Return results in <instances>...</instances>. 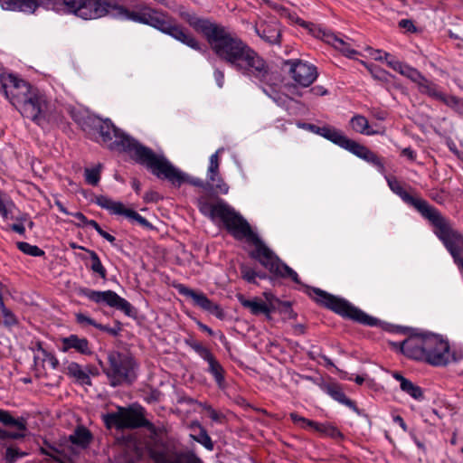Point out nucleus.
<instances>
[{
  "label": "nucleus",
  "mask_w": 463,
  "mask_h": 463,
  "mask_svg": "<svg viewBox=\"0 0 463 463\" xmlns=\"http://www.w3.org/2000/svg\"><path fill=\"white\" fill-rule=\"evenodd\" d=\"M181 16L208 42L213 52L237 71L260 80L268 78L264 60L228 28L182 12Z\"/></svg>",
  "instance_id": "1"
},
{
  "label": "nucleus",
  "mask_w": 463,
  "mask_h": 463,
  "mask_svg": "<svg viewBox=\"0 0 463 463\" xmlns=\"http://www.w3.org/2000/svg\"><path fill=\"white\" fill-rule=\"evenodd\" d=\"M4 10L21 11L32 14L37 7L43 6L58 13L71 14L89 20L102 17L108 13L121 19L147 24V6L142 5L136 10H128L116 5L109 10L105 0H0Z\"/></svg>",
  "instance_id": "2"
},
{
  "label": "nucleus",
  "mask_w": 463,
  "mask_h": 463,
  "mask_svg": "<svg viewBox=\"0 0 463 463\" xmlns=\"http://www.w3.org/2000/svg\"><path fill=\"white\" fill-rule=\"evenodd\" d=\"M100 142L110 150L125 151L138 163L146 165L153 175L167 179L174 184L190 183L195 186H203L198 178H191L175 167L165 156L154 153L150 148L141 146L129 136L117 128L110 120L99 121L97 124Z\"/></svg>",
  "instance_id": "3"
},
{
  "label": "nucleus",
  "mask_w": 463,
  "mask_h": 463,
  "mask_svg": "<svg viewBox=\"0 0 463 463\" xmlns=\"http://www.w3.org/2000/svg\"><path fill=\"white\" fill-rule=\"evenodd\" d=\"M199 209L203 214L208 216L213 221L215 219L222 220L227 230L235 238L246 239L249 242H251L255 247V250L251 252V257L259 260L271 273L283 278H289L296 283L299 282L297 272L285 263H282L259 237L252 232L249 223L224 202L219 201L216 203L199 202Z\"/></svg>",
  "instance_id": "4"
},
{
  "label": "nucleus",
  "mask_w": 463,
  "mask_h": 463,
  "mask_svg": "<svg viewBox=\"0 0 463 463\" xmlns=\"http://www.w3.org/2000/svg\"><path fill=\"white\" fill-rule=\"evenodd\" d=\"M0 85L5 98L23 117L39 125L50 119L52 106L41 90L11 73L0 75Z\"/></svg>",
  "instance_id": "5"
},
{
  "label": "nucleus",
  "mask_w": 463,
  "mask_h": 463,
  "mask_svg": "<svg viewBox=\"0 0 463 463\" xmlns=\"http://www.w3.org/2000/svg\"><path fill=\"white\" fill-rule=\"evenodd\" d=\"M390 189L402 199L406 203L415 207L434 226V233L443 242L452 255L458 268L463 271V237L453 229L450 222L445 219L439 211L431 207L425 200L411 196L402 185L395 179L387 177Z\"/></svg>",
  "instance_id": "6"
},
{
  "label": "nucleus",
  "mask_w": 463,
  "mask_h": 463,
  "mask_svg": "<svg viewBox=\"0 0 463 463\" xmlns=\"http://www.w3.org/2000/svg\"><path fill=\"white\" fill-rule=\"evenodd\" d=\"M145 411L140 406L118 407L115 411L102 415V420L108 429L117 430L136 429L146 427L155 439L163 440L165 433L164 427H156L145 418Z\"/></svg>",
  "instance_id": "7"
},
{
  "label": "nucleus",
  "mask_w": 463,
  "mask_h": 463,
  "mask_svg": "<svg viewBox=\"0 0 463 463\" xmlns=\"http://www.w3.org/2000/svg\"><path fill=\"white\" fill-rule=\"evenodd\" d=\"M313 298L334 312L367 326H374L377 320L354 307L343 298H336L319 288L313 289Z\"/></svg>",
  "instance_id": "8"
},
{
  "label": "nucleus",
  "mask_w": 463,
  "mask_h": 463,
  "mask_svg": "<svg viewBox=\"0 0 463 463\" xmlns=\"http://www.w3.org/2000/svg\"><path fill=\"white\" fill-rule=\"evenodd\" d=\"M109 366L104 370L112 386L130 383L134 379V360L131 356L118 352L108 354Z\"/></svg>",
  "instance_id": "9"
},
{
  "label": "nucleus",
  "mask_w": 463,
  "mask_h": 463,
  "mask_svg": "<svg viewBox=\"0 0 463 463\" xmlns=\"http://www.w3.org/2000/svg\"><path fill=\"white\" fill-rule=\"evenodd\" d=\"M425 340L433 342L431 346L425 347V361L435 366L446 365L454 357L450 352L449 342L441 335L435 334H425Z\"/></svg>",
  "instance_id": "10"
},
{
  "label": "nucleus",
  "mask_w": 463,
  "mask_h": 463,
  "mask_svg": "<svg viewBox=\"0 0 463 463\" xmlns=\"http://www.w3.org/2000/svg\"><path fill=\"white\" fill-rule=\"evenodd\" d=\"M79 294L85 296L90 300L97 304H106L110 307L121 310L127 315H129L131 311V305L129 302L112 290L97 291L86 288H79Z\"/></svg>",
  "instance_id": "11"
},
{
  "label": "nucleus",
  "mask_w": 463,
  "mask_h": 463,
  "mask_svg": "<svg viewBox=\"0 0 463 463\" xmlns=\"http://www.w3.org/2000/svg\"><path fill=\"white\" fill-rule=\"evenodd\" d=\"M95 203L103 209L109 211L111 214L122 215L127 219L137 222L142 227L152 229L153 225L136 211L127 208L124 203L114 201L104 195H99L95 198Z\"/></svg>",
  "instance_id": "12"
},
{
  "label": "nucleus",
  "mask_w": 463,
  "mask_h": 463,
  "mask_svg": "<svg viewBox=\"0 0 463 463\" xmlns=\"http://www.w3.org/2000/svg\"><path fill=\"white\" fill-rule=\"evenodd\" d=\"M315 35L349 58L354 57L357 53L355 51L357 45L354 41L345 35L335 34L323 28H319Z\"/></svg>",
  "instance_id": "13"
},
{
  "label": "nucleus",
  "mask_w": 463,
  "mask_h": 463,
  "mask_svg": "<svg viewBox=\"0 0 463 463\" xmlns=\"http://www.w3.org/2000/svg\"><path fill=\"white\" fill-rule=\"evenodd\" d=\"M176 288L182 296L192 299L194 305L211 313L220 319L224 317V313L221 307L209 299L204 293L191 289L184 285H179Z\"/></svg>",
  "instance_id": "14"
},
{
  "label": "nucleus",
  "mask_w": 463,
  "mask_h": 463,
  "mask_svg": "<svg viewBox=\"0 0 463 463\" xmlns=\"http://www.w3.org/2000/svg\"><path fill=\"white\" fill-rule=\"evenodd\" d=\"M433 342L425 340V334L414 335L406 340L399 343L401 351L415 360H424L426 358L425 347L431 346Z\"/></svg>",
  "instance_id": "15"
},
{
  "label": "nucleus",
  "mask_w": 463,
  "mask_h": 463,
  "mask_svg": "<svg viewBox=\"0 0 463 463\" xmlns=\"http://www.w3.org/2000/svg\"><path fill=\"white\" fill-rule=\"evenodd\" d=\"M290 74L294 81L302 86L307 87L314 82L317 77V68L302 61H289Z\"/></svg>",
  "instance_id": "16"
},
{
  "label": "nucleus",
  "mask_w": 463,
  "mask_h": 463,
  "mask_svg": "<svg viewBox=\"0 0 463 463\" xmlns=\"http://www.w3.org/2000/svg\"><path fill=\"white\" fill-rule=\"evenodd\" d=\"M151 457L156 463H203L194 453H177L168 449L151 450Z\"/></svg>",
  "instance_id": "17"
},
{
  "label": "nucleus",
  "mask_w": 463,
  "mask_h": 463,
  "mask_svg": "<svg viewBox=\"0 0 463 463\" xmlns=\"http://www.w3.org/2000/svg\"><path fill=\"white\" fill-rule=\"evenodd\" d=\"M222 151V148H219L210 156L207 178L212 185L214 186L221 194H226L229 192V186L223 182L219 175V155Z\"/></svg>",
  "instance_id": "18"
},
{
  "label": "nucleus",
  "mask_w": 463,
  "mask_h": 463,
  "mask_svg": "<svg viewBox=\"0 0 463 463\" xmlns=\"http://www.w3.org/2000/svg\"><path fill=\"white\" fill-rule=\"evenodd\" d=\"M61 346L60 350L67 353L69 350L73 349L80 354H91V349L89 341L85 337H80L77 335H71L67 337L61 339Z\"/></svg>",
  "instance_id": "19"
},
{
  "label": "nucleus",
  "mask_w": 463,
  "mask_h": 463,
  "mask_svg": "<svg viewBox=\"0 0 463 463\" xmlns=\"http://www.w3.org/2000/svg\"><path fill=\"white\" fill-rule=\"evenodd\" d=\"M237 299L243 307L249 309L254 316L265 315L269 317L270 313L275 308V307H270L269 303L263 302V300L259 298L248 299L243 295L239 294L237 295Z\"/></svg>",
  "instance_id": "20"
},
{
  "label": "nucleus",
  "mask_w": 463,
  "mask_h": 463,
  "mask_svg": "<svg viewBox=\"0 0 463 463\" xmlns=\"http://www.w3.org/2000/svg\"><path fill=\"white\" fill-rule=\"evenodd\" d=\"M0 422L16 429L14 431L8 430L7 439H16L24 437L26 422L23 418L15 419L7 411L0 410Z\"/></svg>",
  "instance_id": "21"
},
{
  "label": "nucleus",
  "mask_w": 463,
  "mask_h": 463,
  "mask_svg": "<svg viewBox=\"0 0 463 463\" xmlns=\"http://www.w3.org/2000/svg\"><path fill=\"white\" fill-rule=\"evenodd\" d=\"M256 33L264 41L269 43H279L280 37V30L276 22H270L269 24L260 23L255 27Z\"/></svg>",
  "instance_id": "22"
},
{
  "label": "nucleus",
  "mask_w": 463,
  "mask_h": 463,
  "mask_svg": "<svg viewBox=\"0 0 463 463\" xmlns=\"http://www.w3.org/2000/svg\"><path fill=\"white\" fill-rule=\"evenodd\" d=\"M65 373L81 385H91L90 373L96 374L97 370H91L89 367L83 369L78 363L71 362L68 364Z\"/></svg>",
  "instance_id": "23"
},
{
  "label": "nucleus",
  "mask_w": 463,
  "mask_h": 463,
  "mask_svg": "<svg viewBox=\"0 0 463 463\" xmlns=\"http://www.w3.org/2000/svg\"><path fill=\"white\" fill-rule=\"evenodd\" d=\"M387 65L402 76L407 77L417 85L424 78V76L418 70L396 59L387 61Z\"/></svg>",
  "instance_id": "24"
},
{
  "label": "nucleus",
  "mask_w": 463,
  "mask_h": 463,
  "mask_svg": "<svg viewBox=\"0 0 463 463\" xmlns=\"http://www.w3.org/2000/svg\"><path fill=\"white\" fill-rule=\"evenodd\" d=\"M350 125L355 132L366 136L383 135L385 132L383 128H373L371 127L367 118L362 115L354 116L350 120Z\"/></svg>",
  "instance_id": "25"
},
{
  "label": "nucleus",
  "mask_w": 463,
  "mask_h": 463,
  "mask_svg": "<svg viewBox=\"0 0 463 463\" xmlns=\"http://www.w3.org/2000/svg\"><path fill=\"white\" fill-rule=\"evenodd\" d=\"M317 134L343 148L347 137L343 132L330 126H324L317 129Z\"/></svg>",
  "instance_id": "26"
},
{
  "label": "nucleus",
  "mask_w": 463,
  "mask_h": 463,
  "mask_svg": "<svg viewBox=\"0 0 463 463\" xmlns=\"http://www.w3.org/2000/svg\"><path fill=\"white\" fill-rule=\"evenodd\" d=\"M92 439L91 433L84 427H79L73 434L70 436V439L73 444L80 448H86Z\"/></svg>",
  "instance_id": "27"
},
{
  "label": "nucleus",
  "mask_w": 463,
  "mask_h": 463,
  "mask_svg": "<svg viewBox=\"0 0 463 463\" xmlns=\"http://www.w3.org/2000/svg\"><path fill=\"white\" fill-rule=\"evenodd\" d=\"M418 89L420 93L426 94L438 100L442 94V92L439 90V87L434 82L427 80L425 77L418 84Z\"/></svg>",
  "instance_id": "28"
},
{
  "label": "nucleus",
  "mask_w": 463,
  "mask_h": 463,
  "mask_svg": "<svg viewBox=\"0 0 463 463\" xmlns=\"http://www.w3.org/2000/svg\"><path fill=\"white\" fill-rule=\"evenodd\" d=\"M325 392L340 403L349 406L352 404V402L346 398L340 385L336 383H329L325 386Z\"/></svg>",
  "instance_id": "29"
},
{
  "label": "nucleus",
  "mask_w": 463,
  "mask_h": 463,
  "mask_svg": "<svg viewBox=\"0 0 463 463\" xmlns=\"http://www.w3.org/2000/svg\"><path fill=\"white\" fill-rule=\"evenodd\" d=\"M208 371L213 376L217 385L221 389L225 388L224 370L217 360L212 361L209 364Z\"/></svg>",
  "instance_id": "30"
},
{
  "label": "nucleus",
  "mask_w": 463,
  "mask_h": 463,
  "mask_svg": "<svg viewBox=\"0 0 463 463\" xmlns=\"http://www.w3.org/2000/svg\"><path fill=\"white\" fill-rule=\"evenodd\" d=\"M14 203L4 194L0 193V215L4 220L14 218Z\"/></svg>",
  "instance_id": "31"
},
{
  "label": "nucleus",
  "mask_w": 463,
  "mask_h": 463,
  "mask_svg": "<svg viewBox=\"0 0 463 463\" xmlns=\"http://www.w3.org/2000/svg\"><path fill=\"white\" fill-rule=\"evenodd\" d=\"M90 257V269L93 273H97L101 279H105L107 277V270L102 265L99 257L93 250H88Z\"/></svg>",
  "instance_id": "32"
},
{
  "label": "nucleus",
  "mask_w": 463,
  "mask_h": 463,
  "mask_svg": "<svg viewBox=\"0 0 463 463\" xmlns=\"http://www.w3.org/2000/svg\"><path fill=\"white\" fill-rule=\"evenodd\" d=\"M313 430H315L317 432H321L326 436H329L331 438H335V439H340L343 437L340 430L336 427H335L329 423L315 422V426H314Z\"/></svg>",
  "instance_id": "33"
},
{
  "label": "nucleus",
  "mask_w": 463,
  "mask_h": 463,
  "mask_svg": "<svg viewBox=\"0 0 463 463\" xmlns=\"http://www.w3.org/2000/svg\"><path fill=\"white\" fill-rule=\"evenodd\" d=\"M401 390L415 400L420 401L423 398V392L421 388L414 384L410 380H408L407 382H403V384H401Z\"/></svg>",
  "instance_id": "34"
},
{
  "label": "nucleus",
  "mask_w": 463,
  "mask_h": 463,
  "mask_svg": "<svg viewBox=\"0 0 463 463\" xmlns=\"http://www.w3.org/2000/svg\"><path fill=\"white\" fill-rule=\"evenodd\" d=\"M101 169L102 165L100 164H99L97 166L93 168H86L84 170V176L86 182L91 185H97L100 179Z\"/></svg>",
  "instance_id": "35"
},
{
  "label": "nucleus",
  "mask_w": 463,
  "mask_h": 463,
  "mask_svg": "<svg viewBox=\"0 0 463 463\" xmlns=\"http://www.w3.org/2000/svg\"><path fill=\"white\" fill-rule=\"evenodd\" d=\"M439 100L442 101L454 110L459 113H463V100L461 99H458L455 96H448L442 93Z\"/></svg>",
  "instance_id": "36"
},
{
  "label": "nucleus",
  "mask_w": 463,
  "mask_h": 463,
  "mask_svg": "<svg viewBox=\"0 0 463 463\" xmlns=\"http://www.w3.org/2000/svg\"><path fill=\"white\" fill-rule=\"evenodd\" d=\"M200 432L197 436L191 435V437L203 445L206 449L212 451L213 449V442L212 441V439L208 435L207 431L201 426H199Z\"/></svg>",
  "instance_id": "37"
},
{
  "label": "nucleus",
  "mask_w": 463,
  "mask_h": 463,
  "mask_svg": "<svg viewBox=\"0 0 463 463\" xmlns=\"http://www.w3.org/2000/svg\"><path fill=\"white\" fill-rule=\"evenodd\" d=\"M17 247L22 252L30 256L37 257L44 255V251L41 250L38 246L32 245L28 242H17Z\"/></svg>",
  "instance_id": "38"
},
{
  "label": "nucleus",
  "mask_w": 463,
  "mask_h": 463,
  "mask_svg": "<svg viewBox=\"0 0 463 463\" xmlns=\"http://www.w3.org/2000/svg\"><path fill=\"white\" fill-rule=\"evenodd\" d=\"M343 148L360 158L367 147L357 143L354 140L347 138Z\"/></svg>",
  "instance_id": "39"
},
{
  "label": "nucleus",
  "mask_w": 463,
  "mask_h": 463,
  "mask_svg": "<svg viewBox=\"0 0 463 463\" xmlns=\"http://www.w3.org/2000/svg\"><path fill=\"white\" fill-rule=\"evenodd\" d=\"M360 158L377 166L380 172H383V164L381 162L380 158L370 149L366 148Z\"/></svg>",
  "instance_id": "40"
},
{
  "label": "nucleus",
  "mask_w": 463,
  "mask_h": 463,
  "mask_svg": "<svg viewBox=\"0 0 463 463\" xmlns=\"http://www.w3.org/2000/svg\"><path fill=\"white\" fill-rule=\"evenodd\" d=\"M289 417L295 424L298 425L299 427H301L303 429H307V428L314 429L316 421L307 420L296 412H291L289 414Z\"/></svg>",
  "instance_id": "41"
},
{
  "label": "nucleus",
  "mask_w": 463,
  "mask_h": 463,
  "mask_svg": "<svg viewBox=\"0 0 463 463\" xmlns=\"http://www.w3.org/2000/svg\"><path fill=\"white\" fill-rule=\"evenodd\" d=\"M24 455L25 453L17 448L9 447L6 449L5 452L6 463H14L18 458H23Z\"/></svg>",
  "instance_id": "42"
},
{
  "label": "nucleus",
  "mask_w": 463,
  "mask_h": 463,
  "mask_svg": "<svg viewBox=\"0 0 463 463\" xmlns=\"http://www.w3.org/2000/svg\"><path fill=\"white\" fill-rule=\"evenodd\" d=\"M368 71L371 72L372 76L379 80L386 81L388 79V73L386 71L373 65V64H365Z\"/></svg>",
  "instance_id": "43"
},
{
  "label": "nucleus",
  "mask_w": 463,
  "mask_h": 463,
  "mask_svg": "<svg viewBox=\"0 0 463 463\" xmlns=\"http://www.w3.org/2000/svg\"><path fill=\"white\" fill-rule=\"evenodd\" d=\"M241 273L242 278L246 281H248L250 283H256L255 279L257 278L258 272H256L251 268H250L246 265H241Z\"/></svg>",
  "instance_id": "44"
},
{
  "label": "nucleus",
  "mask_w": 463,
  "mask_h": 463,
  "mask_svg": "<svg viewBox=\"0 0 463 463\" xmlns=\"http://www.w3.org/2000/svg\"><path fill=\"white\" fill-rule=\"evenodd\" d=\"M369 54L373 59H374L375 61H385L387 62V61L394 59L393 57L391 56L390 53L383 52L382 50H378V49L374 50V49L369 48Z\"/></svg>",
  "instance_id": "45"
},
{
  "label": "nucleus",
  "mask_w": 463,
  "mask_h": 463,
  "mask_svg": "<svg viewBox=\"0 0 463 463\" xmlns=\"http://www.w3.org/2000/svg\"><path fill=\"white\" fill-rule=\"evenodd\" d=\"M76 320L80 325H90L97 328H99L102 330H107V328L105 326H102L101 325L97 324L93 319H91L90 317H89L88 316H86L82 313H79L76 315Z\"/></svg>",
  "instance_id": "46"
},
{
  "label": "nucleus",
  "mask_w": 463,
  "mask_h": 463,
  "mask_svg": "<svg viewBox=\"0 0 463 463\" xmlns=\"http://www.w3.org/2000/svg\"><path fill=\"white\" fill-rule=\"evenodd\" d=\"M202 407L207 412V415L211 418L213 421L222 422L223 420V415L217 411H215L211 405L202 404Z\"/></svg>",
  "instance_id": "47"
},
{
  "label": "nucleus",
  "mask_w": 463,
  "mask_h": 463,
  "mask_svg": "<svg viewBox=\"0 0 463 463\" xmlns=\"http://www.w3.org/2000/svg\"><path fill=\"white\" fill-rule=\"evenodd\" d=\"M43 362L50 365L52 369H57L59 361L52 354L46 353L43 358Z\"/></svg>",
  "instance_id": "48"
},
{
  "label": "nucleus",
  "mask_w": 463,
  "mask_h": 463,
  "mask_svg": "<svg viewBox=\"0 0 463 463\" xmlns=\"http://www.w3.org/2000/svg\"><path fill=\"white\" fill-rule=\"evenodd\" d=\"M203 360H205L208 364L212 363V361L216 360L211 351L205 346L199 352L198 354Z\"/></svg>",
  "instance_id": "49"
},
{
  "label": "nucleus",
  "mask_w": 463,
  "mask_h": 463,
  "mask_svg": "<svg viewBox=\"0 0 463 463\" xmlns=\"http://www.w3.org/2000/svg\"><path fill=\"white\" fill-rule=\"evenodd\" d=\"M71 215H73L79 222V225H86L87 222H88V219L85 217V215L83 213H81L80 212H76L74 213H71Z\"/></svg>",
  "instance_id": "50"
},
{
  "label": "nucleus",
  "mask_w": 463,
  "mask_h": 463,
  "mask_svg": "<svg viewBox=\"0 0 463 463\" xmlns=\"http://www.w3.org/2000/svg\"><path fill=\"white\" fill-rule=\"evenodd\" d=\"M11 230L21 234V235H24V232H25V228L24 226L23 223H14L11 225Z\"/></svg>",
  "instance_id": "51"
},
{
  "label": "nucleus",
  "mask_w": 463,
  "mask_h": 463,
  "mask_svg": "<svg viewBox=\"0 0 463 463\" xmlns=\"http://www.w3.org/2000/svg\"><path fill=\"white\" fill-rule=\"evenodd\" d=\"M98 233L102 237L104 238L105 240H107L108 241H109L110 243H114L116 239L113 235L109 234V232H105L104 230L100 229Z\"/></svg>",
  "instance_id": "52"
},
{
  "label": "nucleus",
  "mask_w": 463,
  "mask_h": 463,
  "mask_svg": "<svg viewBox=\"0 0 463 463\" xmlns=\"http://www.w3.org/2000/svg\"><path fill=\"white\" fill-rule=\"evenodd\" d=\"M400 26L406 29L407 31H413L415 29L412 22L405 19L400 22Z\"/></svg>",
  "instance_id": "53"
},
{
  "label": "nucleus",
  "mask_w": 463,
  "mask_h": 463,
  "mask_svg": "<svg viewBox=\"0 0 463 463\" xmlns=\"http://www.w3.org/2000/svg\"><path fill=\"white\" fill-rule=\"evenodd\" d=\"M214 78H215V80L217 82V85L222 88V85H223V80H224V75L222 71H214Z\"/></svg>",
  "instance_id": "54"
},
{
  "label": "nucleus",
  "mask_w": 463,
  "mask_h": 463,
  "mask_svg": "<svg viewBox=\"0 0 463 463\" xmlns=\"http://www.w3.org/2000/svg\"><path fill=\"white\" fill-rule=\"evenodd\" d=\"M263 297L265 298L263 302L269 303L270 307H274L273 301L275 300V297L271 292H264Z\"/></svg>",
  "instance_id": "55"
},
{
  "label": "nucleus",
  "mask_w": 463,
  "mask_h": 463,
  "mask_svg": "<svg viewBox=\"0 0 463 463\" xmlns=\"http://www.w3.org/2000/svg\"><path fill=\"white\" fill-rule=\"evenodd\" d=\"M157 199H158V195L155 192L146 193L144 196V200L146 202H155V201H157Z\"/></svg>",
  "instance_id": "56"
},
{
  "label": "nucleus",
  "mask_w": 463,
  "mask_h": 463,
  "mask_svg": "<svg viewBox=\"0 0 463 463\" xmlns=\"http://www.w3.org/2000/svg\"><path fill=\"white\" fill-rule=\"evenodd\" d=\"M196 324H197L198 327H199L202 331H203V332L207 333L209 335H213V330H212L208 326H206V325L203 324V323H202V322H200V321H196Z\"/></svg>",
  "instance_id": "57"
},
{
  "label": "nucleus",
  "mask_w": 463,
  "mask_h": 463,
  "mask_svg": "<svg viewBox=\"0 0 463 463\" xmlns=\"http://www.w3.org/2000/svg\"><path fill=\"white\" fill-rule=\"evenodd\" d=\"M402 155L410 158L411 160H413L415 158V153L411 148H404L402 150Z\"/></svg>",
  "instance_id": "58"
},
{
  "label": "nucleus",
  "mask_w": 463,
  "mask_h": 463,
  "mask_svg": "<svg viewBox=\"0 0 463 463\" xmlns=\"http://www.w3.org/2000/svg\"><path fill=\"white\" fill-rule=\"evenodd\" d=\"M393 421L398 423L402 428L403 430H407V426H406L403 419L401 416L397 415V416L393 417Z\"/></svg>",
  "instance_id": "59"
},
{
  "label": "nucleus",
  "mask_w": 463,
  "mask_h": 463,
  "mask_svg": "<svg viewBox=\"0 0 463 463\" xmlns=\"http://www.w3.org/2000/svg\"><path fill=\"white\" fill-rule=\"evenodd\" d=\"M392 377L397 380L398 382H400V385L401 384H403V382H407L408 379L404 378L401 373L395 372L392 373Z\"/></svg>",
  "instance_id": "60"
},
{
  "label": "nucleus",
  "mask_w": 463,
  "mask_h": 463,
  "mask_svg": "<svg viewBox=\"0 0 463 463\" xmlns=\"http://www.w3.org/2000/svg\"><path fill=\"white\" fill-rule=\"evenodd\" d=\"M86 225L94 228L97 232L101 229L99 223L94 220H89Z\"/></svg>",
  "instance_id": "61"
},
{
  "label": "nucleus",
  "mask_w": 463,
  "mask_h": 463,
  "mask_svg": "<svg viewBox=\"0 0 463 463\" xmlns=\"http://www.w3.org/2000/svg\"><path fill=\"white\" fill-rule=\"evenodd\" d=\"M191 346L197 354H199V352L204 347L203 345L199 343H194L191 345Z\"/></svg>",
  "instance_id": "62"
},
{
  "label": "nucleus",
  "mask_w": 463,
  "mask_h": 463,
  "mask_svg": "<svg viewBox=\"0 0 463 463\" xmlns=\"http://www.w3.org/2000/svg\"><path fill=\"white\" fill-rule=\"evenodd\" d=\"M56 206L58 207L59 211L65 213V214H71L66 208L63 206V204L60 202L55 203Z\"/></svg>",
  "instance_id": "63"
},
{
  "label": "nucleus",
  "mask_w": 463,
  "mask_h": 463,
  "mask_svg": "<svg viewBox=\"0 0 463 463\" xmlns=\"http://www.w3.org/2000/svg\"><path fill=\"white\" fill-rule=\"evenodd\" d=\"M132 187L133 189L137 192V193H139L140 191V183L137 180V179H134L132 181Z\"/></svg>",
  "instance_id": "64"
}]
</instances>
